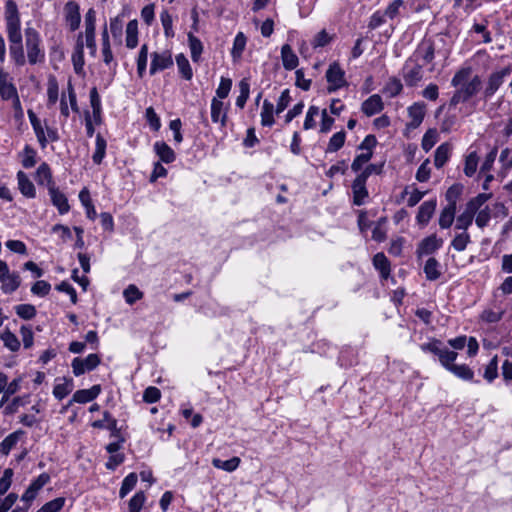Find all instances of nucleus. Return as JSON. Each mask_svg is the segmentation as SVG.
I'll list each match as a JSON object with an SVG mask.
<instances>
[{"instance_id": "1", "label": "nucleus", "mask_w": 512, "mask_h": 512, "mask_svg": "<svg viewBox=\"0 0 512 512\" xmlns=\"http://www.w3.org/2000/svg\"><path fill=\"white\" fill-rule=\"evenodd\" d=\"M451 85L469 100L480 91L482 80L479 75L472 76L471 67H463L454 74Z\"/></svg>"}, {"instance_id": "2", "label": "nucleus", "mask_w": 512, "mask_h": 512, "mask_svg": "<svg viewBox=\"0 0 512 512\" xmlns=\"http://www.w3.org/2000/svg\"><path fill=\"white\" fill-rule=\"evenodd\" d=\"M423 351H428L438 356L441 365L448 370V367H451L456 360L458 353L452 350H449L447 347L443 346L442 342L439 340H432L429 343L423 344L421 346Z\"/></svg>"}, {"instance_id": "3", "label": "nucleus", "mask_w": 512, "mask_h": 512, "mask_svg": "<svg viewBox=\"0 0 512 512\" xmlns=\"http://www.w3.org/2000/svg\"><path fill=\"white\" fill-rule=\"evenodd\" d=\"M27 57L30 64L34 65L44 59V53L40 49V36L34 28L25 29Z\"/></svg>"}, {"instance_id": "4", "label": "nucleus", "mask_w": 512, "mask_h": 512, "mask_svg": "<svg viewBox=\"0 0 512 512\" xmlns=\"http://www.w3.org/2000/svg\"><path fill=\"white\" fill-rule=\"evenodd\" d=\"M511 71V67L507 66L501 70L492 72L488 76L483 90L484 100L490 99L497 92V90L504 83L506 77H508L511 74Z\"/></svg>"}, {"instance_id": "5", "label": "nucleus", "mask_w": 512, "mask_h": 512, "mask_svg": "<svg viewBox=\"0 0 512 512\" xmlns=\"http://www.w3.org/2000/svg\"><path fill=\"white\" fill-rule=\"evenodd\" d=\"M1 290L5 294H11L21 285V278L17 272H10L7 263L0 260Z\"/></svg>"}, {"instance_id": "6", "label": "nucleus", "mask_w": 512, "mask_h": 512, "mask_svg": "<svg viewBox=\"0 0 512 512\" xmlns=\"http://www.w3.org/2000/svg\"><path fill=\"white\" fill-rule=\"evenodd\" d=\"M423 64L409 57L402 69L403 79L407 86H416L423 78Z\"/></svg>"}, {"instance_id": "7", "label": "nucleus", "mask_w": 512, "mask_h": 512, "mask_svg": "<svg viewBox=\"0 0 512 512\" xmlns=\"http://www.w3.org/2000/svg\"><path fill=\"white\" fill-rule=\"evenodd\" d=\"M325 77L329 84L327 88L329 93L334 92L347 85L345 79V72L340 67L338 62H333L332 64L329 65Z\"/></svg>"}, {"instance_id": "8", "label": "nucleus", "mask_w": 512, "mask_h": 512, "mask_svg": "<svg viewBox=\"0 0 512 512\" xmlns=\"http://www.w3.org/2000/svg\"><path fill=\"white\" fill-rule=\"evenodd\" d=\"M414 60L423 62V65L430 64L435 57V43L432 38H424L410 56Z\"/></svg>"}, {"instance_id": "9", "label": "nucleus", "mask_w": 512, "mask_h": 512, "mask_svg": "<svg viewBox=\"0 0 512 512\" xmlns=\"http://www.w3.org/2000/svg\"><path fill=\"white\" fill-rule=\"evenodd\" d=\"M32 128L42 149H45L49 142H57L59 140L57 129L49 127L46 121H44V123L40 121L39 124Z\"/></svg>"}, {"instance_id": "10", "label": "nucleus", "mask_w": 512, "mask_h": 512, "mask_svg": "<svg viewBox=\"0 0 512 512\" xmlns=\"http://www.w3.org/2000/svg\"><path fill=\"white\" fill-rule=\"evenodd\" d=\"M100 364L97 354H89L86 358L76 357L72 360L71 367L75 376H80L87 371L94 370Z\"/></svg>"}, {"instance_id": "11", "label": "nucleus", "mask_w": 512, "mask_h": 512, "mask_svg": "<svg viewBox=\"0 0 512 512\" xmlns=\"http://www.w3.org/2000/svg\"><path fill=\"white\" fill-rule=\"evenodd\" d=\"M150 74L154 75L157 71L169 68L173 65V59L170 52L157 53L151 55Z\"/></svg>"}, {"instance_id": "12", "label": "nucleus", "mask_w": 512, "mask_h": 512, "mask_svg": "<svg viewBox=\"0 0 512 512\" xmlns=\"http://www.w3.org/2000/svg\"><path fill=\"white\" fill-rule=\"evenodd\" d=\"M426 113V105L422 102L414 103L408 108L410 121L407 123L408 129H416L422 123Z\"/></svg>"}, {"instance_id": "13", "label": "nucleus", "mask_w": 512, "mask_h": 512, "mask_svg": "<svg viewBox=\"0 0 512 512\" xmlns=\"http://www.w3.org/2000/svg\"><path fill=\"white\" fill-rule=\"evenodd\" d=\"M437 206L436 199L423 202L416 215V220L421 226H426L432 218Z\"/></svg>"}, {"instance_id": "14", "label": "nucleus", "mask_w": 512, "mask_h": 512, "mask_svg": "<svg viewBox=\"0 0 512 512\" xmlns=\"http://www.w3.org/2000/svg\"><path fill=\"white\" fill-rule=\"evenodd\" d=\"M92 427L97 429H108L111 431V437H120V430L117 427V420L113 418L108 411L103 413V419L94 421L92 423Z\"/></svg>"}, {"instance_id": "15", "label": "nucleus", "mask_w": 512, "mask_h": 512, "mask_svg": "<svg viewBox=\"0 0 512 512\" xmlns=\"http://www.w3.org/2000/svg\"><path fill=\"white\" fill-rule=\"evenodd\" d=\"M443 244V240L432 234L424 238L417 248L418 256L429 255L438 250Z\"/></svg>"}, {"instance_id": "16", "label": "nucleus", "mask_w": 512, "mask_h": 512, "mask_svg": "<svg viewBox=\"0 0 512 512\" xmlns=\"http://www.w3.org/2000/svg\"><path fill=\"white\" fill-rule=\"evenodd\" d=\"M65 19L72 31L78 29L81 21L79 12V5L76 2L70 1L64 7Z\"/></svg>"}, {"instance_id": "17", "label": "nucleus", "mask_w": 512, "mask_h": 512, "mask_svg": "<svg viewBox=\"0 0 512 512\" xmlns=\"http://www.w3.org/2000/svg\"><path fill=\"white\" fill-rule=\"evenodd\" d=\"M384 108V104L382 98L378 94L371 95L368 99H366L361 106L362 112L371 117L377 113H380Z\"/></svg>"}, {"instance_id": "18", "label": "nucleus", "mask_w": 512, "mask_h": 512, "mask_svg": "<svg viewBox=\"0 0 512 512\" xmlns=\"http://www.w3.org/2000/svg\"><path fill=\"white\" fill-rule=\"evenodd\" d=\"M100 392H101L100 385H94L90 389L77 390L73 394V397L69 404H72L73 402L82 403V404L90 402V401L94 400L95 398H97V396L100 394Z\"/></svg>"}, {"instance_id": "19", "label": "nucleus", "mask_w": 512, "mask_h": 512, "mask_svg": "<svg viewBox=\"0 0 512 512\" xmlns=\"http://www.w3.org/2000/svg\"><path fill=\"white\" fill-rule=\"evenodd\" d=\"M211 119L214 123L220 122L221 126L226 125L227 109L224 103L216 97L211 101Z\"/></svg>"}, {"instance_id": "20", "label": "nucleus", "mask_w": 512, "mask_h": 512, "mask_svg": "<svg viewBox=\"0 0 512 512\" xmlns=\"http://www.w3.org/2000/svg\"><path fill=\"white\" fill-rule=\"evenodd\" d=\"M84 41L83 35L80 33L77 37L75 50L72 54V62L74 70L77 74L81 73L84 67Z\"/></svg>"}, {"instance_id": "21", "label": "nucleus", "mask_w": 512, "mask_h": 512, "mask_svg": "<svg viewBox=\"0 0 512 512\" xmlns=\"http://www.w3.org/2000/svg\"><path fill=\"white\" fill-rule=\"evenodd\" d=\"M49 195L54 206L57 207L60 214H65L69 211L70 206L68 204L67 197L54 186L49 190Z\"/></svg>"}, {"instance_id": "22", "label": "nucleus", "mask_w": 512, "mask_h": 512, "mask_svg": "<svg viewBox=\"0 0 512 512\" xmlns=\"http://www.w3.org/2000/svg\"><path fill=\"white\" fill-rule=\"evenodd\" d=\"M36 181L39 185H46L48 190L55 186L49 165L43 162L36 171Z\"/></svg>"}, {"instance_id": "23", "label": "nucleus", "mask_w": 512, "mask_h": 512, "mask_svg": "<svg viewBox=\"0 0 512 512\" xmlns=\"http://www.w3.org/2000/svg\"><path fill=\"white\" fill-rule=\"evenodd\" d=\"M281 59L286 70H293L298 66L299 60L289 44L281 48Z\"/></svg>"}, {"instance_id": "24", "label": "nucleus", "mask_w": 512, "mask_h": 512, "mask_svg": "<svg viewBox=\"0 0 512 512\" xmlns=\"http://www.w3.org/2000/svg\"><path fill=\"white\" fill-rule=\"evenodd\" d=\"M17 180L21 193L27 198H34L36 195L34 184L23 171L17 173Z\"/></svg>"}, {"instance_id": "25", "label": "nucleus", "mask_w": 512, "mask_h": 512, "mask_svg": "<svg viewBox=\"0 0 512 512\" xmlns=\"http://www.w3.org/2000/svg\"><path fill=\"white\" fill-rule=\"evenodd\" d=\"M373 265L380 272L383 279H387L390 275V262L384 253L379 252L373 257Z\"/></svg>"}, {"instance_id": "26", "label": "nucleus", "mask_w": 512, "mask_h": 512, "mask_svg": "<svg viewBox=\"0 0 512 512\" xmlns=\"http://www.w3.org/2000/svg\"><path fill=\"white\" fill-rule=\"evenodd\" d=\"M451 145L449 143H443L437 147L434 156V165L436 168H442L448 161L451 154Z\"/></svg>"}, {"instance_id": "27", "label": "nucleus", "mask_w": 512, "mask_h": 512, "mask_svg": "<svg viewBox=\"0 0 512 512\" xmlns=\"http://www.w3.org/2000/svg\"><path fill=\"white\" fill-rule=\"evenodd\" d=\"M126 46L129 49H134L138 45V22L131 20L126 26Z\"/></svg>"}, {"instance_id": "28", "label": "nucleus", "mask_w": 512, "mask_h": 512, "mask_svg": "<svg viewBox=\"0 0 512 512\" xmlns=\"http://www.w3.org/2000/svg\"><path fill=\"white\" fill-rule=\"evenodd\" d=\"M154 151L159 156L161 161L165 163H171L175 160L174 151L163 141H158L154 144Z\"/></svg>"}, {"instance_id": "29", "label": "nucleus", "mask_w": 512, "mask_h": 512, "mask_svg": "<svg viewBox=\"0 0 512 512\" xmlns=\"http://www.w3.org/2000/svg\"><path fill=\"white\" fill-rule=\"evenodd\" d=\"M30 402V395H22L14 397L5 407L3 413L5 415L15 414L20 407L26 406Z\"/></svg>"}, {"instance_id": "30", "label": "nucleus", "mask_w": 512, "mask_h": 512, "mask_svg": "<svg viewBox=\"0 0 512 512\" xmlns=\"http://www.w3.org/2000/svg\"><path fill=\"white\" fill-rule=\"evenodd\" d=\"M59 97V85L55 76H49L47 83V106L56 104Z\"/></svg>"}, {"instance_id": "31", "label": "nucleus", "mask_w": 512, "mask_h": 512, "mask_svg": "<svg viewBox=\"0 0 512 512\" xmlns=\"http://www.w3.org/2000/svg\"><path fill=\"white\" fill-rule=\"evenodd\" d=\"M0 96L4 100L15 99L18 96L16 87L8 82L2 73H0Z\"/></svg>"}, {"instance_id": "32", "label": "nucleus", "mask_w": 512, "mask_h": 512, "mask_svg": "<svg viewBox=\"0 0 512 512\" xmlns=\"http://www.w3.org/2000/svg\"><path fill=\"white\" fill-rule=\"evenodd\" d=\"M440 264L439 262L434 258H429L424 266V273L426 275V278L429 281H435L440 278L441 272H440Z\"/></svg>"}, {"instance_id": "33", "label": "nucleus", "mask_w": 512, "mask_h": 512, "mask_svg": "<svg viewBox=\"0 0 512 512\" xmlns=\"http://www.w3.org/2000/svg\"><path fill=\"white\" fill-rule=\"evenodd\" d=\"M240 462V458L236 456L232 457L229 460H221L219 458H214L212 460V465L217 469H222L226 472H233L239 467Z\"/></svg>"}, {"instance_id": "34", "label": "nucleus", "mask_w": 512, "mask_h": 512, "mask_svg": "<svg viewBox=\"0 0 512 512\" xmlns=\"http://www.w3.org/2000/svg\"><path fill=\"white\" fill-rule=\"evenodd\" d=\"M352 192H353V204L356 206H361L365 203L366 199L369 196L368 190L365 184L352 183Z\"/></svg>"}, {"instance_id": "35", "label": "nucleus", "mask_w": 512, "mask_h": 512, "mask_svg": "<svg viewBox=\"0 0 512 512\" xmlns=\"http://www.w3.org/2000/svg\"><path fill=\"white\" fill-rule=\"evenodd\" d=\"M6 25L20 24V17L17 4L13 0H8L5 5Z\"/></svg>"}, {"instance_id": "36", "label": "nucleus", "mask_w": 512, "mask_h": 512, "mask_svg": "<svg viewBox=\"0 0 512 512\" xmlns=\"http://www.w3.org/2000/svg\"><path fill=\"white\" fill-rule=\"evenodd\" d=\"M22 166L26 169L32 168L36 165V150L30 145H25L22 153L20 154Z\"/></svg>"}, {"instance_id": "37", "label": "nucleus", "mask_w": 512, "mask_h": 512, "mask_svg": "<svg viewBox=\"0 0 512 512\" xmlns=\"http://www.w3.org/2000/svg\"><path fill=\"white\" fill-rule=\"evenodd\" d=\"M0 338L3 341L4 346L10 351L16 352L20 349V341L9 329H5L1 333Z\"/></svg>"}, {"instance_id": "38", "label": "nucleus", "mask_w": 512, "mask_h": 512, "mask_svg": "<svg viewBox=\"0 0 512 512\" xmlns=\"http://www.w3.org/2000/svg\"><path fill=\"white\" fill-rule=\"evenodd\" d=\"M456 208L446 206L442 209L439 217V226L442 229L451 227L455 219Z\"/></svg>"}, {"instance_id": "39", "label": "nucleus", "mask_w": 512, "mask_h": 512, "mask_svg": "<svg viewBox=\"0 0 512 512\" xmlns=\"http://www.w3.org/2000/svg\"><path fill=\"white\" fill-rule=\"evenodd\" d=\"M176 63L182 77L185 80H191L193 77V70L186 56L184 54H178L176 56Z\"/></svg>"}, {"instance_id": "40", "label": "nucleus", "mask_w": 512, "mask_h": 512, "mask_svg": "<svg viewBox=\"0 0 512 512\" xmlns=\"http://www.w3.org/2000/svg\"><path fill=\"white\" fill-rule=\"evenodd\" d=\"M102 56H103V62L106 65H109L112 63L114 57L110 46V40H109V34L107 31V28L105 27L102 31Z\"/></svg>"}, {"instance_id": "41", "label": "nucleus", "mask_w": 512, "mask_h": 512, "mask_svg": "<svg viewBox=\"0 0 512 512\" xmlns=\"http://www.w3.org/2000/svg\"><path fill=\"white\" fill-rule=\"evenodd\" d=\"M448 371L466 381H470L474 377V372L465 364H453L451 367H448Z\"/></svg>"}, {"instance_id": "42", "label": "nucleus", "mask_w": 512, "mask_h": 512, "mask_svg": "<svg viewBox=\"0 0 512 512\" xmlns=\"http://www.w3.org/2000/svg\"><path fill=\"white\" fill-rule=\"evenodd\" d=\"M274 105L268 101L264 100L263 107L261 111V124L263 126H272L274 124Z\"/></svg>"}, {"instance_id": "43", "label": "nucleus", "mask_w": 512, "mask_h": 512, "mask_svg": "<svg viewBox=\"0 0 512 512\" xmlns=\"http://www.w3.org/2000/svg\"><path fill=\"white\" fill-rule=\"evenodd\" d=\"M188 41L191 50V58L194 62H198L203 51L202 42L192 33L188 34Z\"/></svg>"}, {"instance_id": "44", "label": "nucleus", "mask_w": 512, "mask_h": 512, "mask_svg": "<svg viewBox=\"0 0 512 512\" xmlns=\"http://www.w3.org/2000/svg\"><path fill=\"white\" fill-rule=\"evenodd\" d=\"M106 153V140L101 134L96 135V147L92 159L95 164H100Z\"/></svg>"}, {"instance_id": "45", "label": "nucleus", "mask_w": 512, "mask_h": 512, "mask_svg": "<svg viewBox=\"0 0 512 512\" xmlns=\"http://www.w3.org/2000/svg\"><path fill=\"white\" fill-rule=\"evenodd\" d=\"M475 214L470 212L469 210L465 209L463 213H461L456 218V225L455 228L457 230H462L463 232H467V229L472 224Z\"/></svg>"}, {"instance_id": "46", "label": "nucleus", "mask_w": 512, "mask_h": 512, "mask_svg": "<svg viewBox=\"0 0 512 512\" xmlns=\"http://www.w3.org/2000/svg\"><path fill=\"white\" fill-rule=\"evenodd\" d=\"M491 197V194L481 193L476 197L472 198L466 205V209L476 214L480 210L481 206L484 205Z\"/></svg>"}, {"instance_id": "47", "label": "nucleus", "mask_w": 512, "mask_h": 512, "mask_svg": "<svg viewBox=\"0 0 512 512\" xmlns=\"http://www.w3.org/2000/svg\"><path fill=\"white\" fill-rule=\"evenodd\" d=\"M246 46V37L242 32H239L234 38L233 48L231 51L234 60L239 59Z\"/></svg>"}, {"instance_id": "48", "label": "nucleus", "mask_w": 512, "mask_h": 512, "mask_svg": "<svg viewBox=\"0 0 512 512\" xmlns=\"http://www.w3.org/2000/svg\"><path fill=\"white\" fill-rule=\"evenodd\" d=\"M346 134L344 131L335 133L329 140L326 152H336L341 149L345 143Z\"/></svg>"}, {"instance_id": "49", "label": "nucleus", "mask_w": 512, "mask_h": 512, "mask_svg": "<svg viewBox=\"0 0 512 512\" xmlns=\"http://www.w3.org/2000/svg\"><path fill=\"white\" fill-rule=\"evenodd\" d=\"M137 475L136 473L132 472L128 474L121 485L119 496L120 498H124L130 491H132L137 483Z\"/></svg>"}, {"instance_id": "50", "label": "nucleus", "mask_w": 512, "mask_h": 512, "mask_svg": "<svg viewBox=\"0 0 512 512\" xmlns=\"http://www.w3.org/2000/svg\"><path fill=\"white\" fill-rule=\"evenodd\" d=\"M239 90H240V94L236 99V105L239 108H243L249 98V93H250V84L246 78L242 79L239 82Z\"/></svg>"}, {"instance_id": "51", "label": "nucleus", "mask_w": 512, "mask_h": 512, "mask_svg": "<svg viewBox=\"0 0 512 512\" xmlns=\"http://www.w3.org/2000/svg\"><path fill=\"white\" fill-rule=\"evenodd\" d=\"M89 97H90V104H91V107L93 110V117H94L95 121H98L100 119V115H101V100H100V96L98 94L96 87H93L90 90Z\"/></svg>"}, {"instance_id": "52", "label": "nucleus", "mask_w": 512, "mask_h": 512, "mask_svg": "<svg viewBox=\"0 0 512 512\" xmlns=\"http://www.w3.org/2000/svg\"><path fill=\"white\" fill-rule=\"evenodd\" d=\"M471 242V239H470V235L467 233V232H461L459 234H457L452 242H451V246L456 250V251H464L467 247V245Z\"/></svg>"}, {"instance_id": "53", "label": "nucleus", "mask_w": 512, "mask_h": 512, "mask_svg": "<svg viewBox=\"0 0 512 512\" xmlns=\"http://www.w3.org/2000/svg\"><path fill=\"white\" fill-rule=\"evenodd\" d=\"M6 30L10 45L22 44L20 24L6 25Z\"/></svg>"}, {"instance_id": "54", "label": "nucleus", "mask_w": 512, "mask_h": 512, "mask_svg": "<svg viewBox=\"0 0 512 512\" xmlns=\"http://www.w3.org/2000/svg\"><path fill=\"white\" fill-rule=\"evenodd\" d=\"M147 58H148V47L146 44H143L140 48L138 58H137V73L140 78L143 77V75L146 71Z\"/></svg>"}, {"instance_id": "55", "label": "nucleus", "mask_w": 512, "mask_h": 512, "mask_svg": "<svg viewBox=\"0 0 512 512\" xmlns=\"http://www.w3.org/2000/svg\"><path fill=\"white\" fill-rule=\"evenodd\" d=\"M10 56L18 66H23L26 62L22 44L9 45Z\"/></svg>"}, {"instance_id": "56", "label": "nucleus", "mask_w": 512, "mask_h": 512, "mask_svg": "<svg viewBox=\"0 0 512 512\" xmlns=\"http://www.w3.org/2000/svg\"><path fill=\"white\" fill-rule=\"evenodd\" d=\"M463 186L460 184L452 185L446 192V200L448 201V205L450 207L456 208L457 200L462 193Z\"/></svg>"}, {"instance_id": "57", "label": "nucleus", "mask_w": 512, "mask_h": 512, "mask_svg": "<svg viewBox=\"0 0 512 512\" xmlns=\"http://www.w3.org/2000/svg\"><path fill=\"white\" fill-rule=\"evenodd\" d=\"M438 141V133L435 129H429L422 138V149L426 152L432 149V147Z\"/></svg>"}, {"instance_id": "58", "label": "nucleus", "mask_w": 512, "mask_h": 512, "mask_svg": "<svg viewBox=\"0 0 512 512\" xmlns=\"http://www.w3.org/2000/svg\"><path fill=\"white\" fill-rule=\"evenodd\" d=\"M65 504L64 497L55 498L45 503L37 512H59Z\"/></svg>"}, {"instance_id": "59", "label": "nucleus", "mask_w": 512, "mask_h": 512, "mask_svg": "<svg viewBox=\"0 0 512 512\" xmlns=\"http://www.w3.org/2000/svg\"><path fill=\"white\" fill-rule=\"evenodd\" d=\"M498 376V357L495 355L488 365L485 367L483 377L488 381L492 382Z\"/></svg>"}, {"instance_id": "60", "label": "nucleus", "mask_w": 512, "mask_h": 512, "mask_svg": "<svg viewBox=\"0 0 512 512\" xmlns=\"http://www.w3.org/2000/svg\"><path fill=\"white\" fill-rule=\"evenodd\" d=\"M126 302L130 305L140 300L143 297V293L133 284L129 285L123 292Z\"/></svg>"}, {"instance_id": "61", "label": "nucleus", "mask_w": 512, "mask_h": 512, "mask_svg": "<svg viewBox=\"0 0 512 512\" xmlns=\"http://www.w3.org/2000/svg\"><path fill=\"white\" fill-rule=\"evenodd\" d=\"M372 155H373L372 151L364 152V153L357 155L351 164V169L354 172L361 171L363 166L370 161V159L372 158Z\"/></svg>"}, {"instance_id": "62", "label": "nucleus", "mask_w": 512, "mask_h": 512, "mask_svg": "<svg viewBox=\"0 0 512 512\" xmlns=\"http://www.w3.org/2000/svg\"><path fill=\"white\" fill-rule=\"evenodd\" d=\"M15 311L19 317L25 320H30L36 315V308L31 304L17 305Z\"/></svg>"}, {"instance_id": "63", "label": "nucleus", "mask_w": 512, "mask_h": 512, "mask_svg": "<svg viewBox=\"0 0 512 512\" xmlns=\"http://www.w3.org/2000/svg\"><path fill=\"white\" fill-rule=\"evenodd\" d=\"M478 165V157L475 152H471L465 159L464 173L466 176L471 177L476 172Z\"/></svg>"}, {"instance_id": "64", "label": "nucleus", "mask_w": 512, "mask_h": 512, "mask_svg": "<svg viewBox=\"0 0 512 512\" xmlns=\"http://www.w3.org/2000/svg\"><path fill=\"white\" fill-rule=\"evenodd\" d=\"M145 500L144 492H137L129 501V512H140Z\"/></svg>"}]
</instances>
